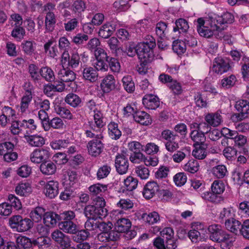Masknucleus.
Wrapping results in <instances>:
<instances>
[{"label": "nucleus", "mask_w": 249, "mask_h": 249, "mask_svg": "<svg viewBox=\"0 0 249 249\" xmlns=\"http://www.w3.org/2000/svg\"><path fill=\"white\" fill-rule=\"evenodd\" d=\"M156 45L155 39L149 36L145 42L137 44V56L141 63L146 65L152 61L154 57L153 49Z\"/></svg>", "instance_id": "1"}, {"label": "nucleus", "mask_w": 249, "mask_h": 249, "mask_svg": "<svg viewBox=\"0 0 249 249\" xmlns=\"http://www.w3.org/2000/svg\"><path fill=\"white\" fill-rule=\"evenodd\" d=\"M210 239L217 243H222L228 241L231 236L223 231L220 225L212 224L208 227Z\"/></svg>", "instance_id": "2"}, {"label": "nucleus", "mask_w": 249, "mask_h": 249, "mask_svg": "<svg viewBox=\"0 0 249 249\" xmlns=\"http://www.w3.org/2000/svg\"><path fill=\"white\" fill-rule=\"evenodd\" d=\"M197 32L200 36L206 38L214 36L217 39H221L224 36L223 30L216 23L199 27Z\"/></svg>", "instance_id": "3"}, {"label": "nucleus", "mask_w": 249, "mask_h": 249, "mask_svg": "<svg viewBox=\"0 0 249 249\" xmlns=\"http://www.w3.org/2000/svg\"><path fill=\"white\" fill-rule=\"evenodd\" d=\"M61 62L62 65H66L72 69L78 68L82 64L80 57L77 52H75L70 55L68 51L64 52L61 55Z\"/></svg>", "instance_id": "4"}, {"label": "nucleus", "mask_w": 249, "mask_h": 249, "mask_svg": "<svg viewBox=\"0 0 249 249\" xmlns=\"http://www.w3.org/2000/svg\"><path fill=\"white\" fill-rule=\"evenodd\" d=\"M116 170L120 175H124L127 172L129 163L126 152L123 151L121 154H118L115 160Z\"/></svg>", "instance_id": "5"}, {"label": "nucleus", "mask_w": 249, "mask_h": 249, "mask_svg": "<svg viewBox=\"0 0 249 249\" xmlns=\"http://www.w3.org/2000/svg\"><path fill=\"white\" fill-rule=\"evenodd\" d=\"M84 213L88 218L96 219L98 218H102L107 215V209H98L93 205L86 206L84 209Z\"/></svg>", "instance_id": "6"}, {"label": "nucleus", "mask_w": 249, "mask_h": 249, "mask_svg": "<svg viewBox=\"0 0 249 249\" xmlns=\"http://www.w3.org/2000/svg\"><path fill=\"white\" fill-rule=\"evenodd\" d=\"M50 156L48 150L44 148H37L30 154V160L32 162L40 163L48 160Z\"/></svg>", "instance_id": "7"}, {"label": "nucleus", "mask_w": 249, "mask_h": 249, "mask_svg": "<svg viewBox=\"0 0 249 249\" xmlns=\"http://www.w3.org/2000/svg\"><path fill=\"white\" fill-rule=\"evenodd\" d=\"M44 193L50 199L55 198L59 193V183L53 180L47 181L44 185Z\"/></svg>", "instance_id": "8"}, {"label": "nucleus", "mask_w": 249, "mask_h": 249, "mask_svg": "<svg viewBox=\"0 0 249 249\" xmlns=\"http://www.w3.org/2000/svg\"><path fill=\"white\" fill-rule=\"evenodd\" d=\"M102 139H93L89 142L87 148L89 154L93 157L99 156L104 148V144L101 141Z\"/></svg>", "instance_id": "9"}, {"label": "nucleus", "mask_w": 249, "mask_h": 249, "mask_svg": "<svg viewBox=\"0 0 249 249\" xmlns=\"http://www.w3.org/2000/svg\"><path fill=\"white\" fill-rule=\"evenodd\" d=\"M94 113V121L89 122V126L93 131L96 132H100L106 124V123L103 121V115L100 110L95 111Z\"/></svg>", "instance_id": "10"}, {"label": "nucleus", "mask_w": 249, "mask_h": 249, "mask_svg": "<svg viewBox=\"0 0 249 249\" xmlns=\"http://www.w3.org/2000/svg\"><path fill=\"white\" fill-rule=\"evenodd\" d=\"M160 191V186L157 182L151 181L148 182L144 186L142 195L143 197L149 199L152 198L156 194H158Z\"/></svg>", "instance_id": "11"}, {"label": "nucleus", "mask_w": 249, "mask_h": 249, "mask_svg": "<svg viewBox=\"0 0 249 249\" xmlns=\"http://www.w3.org/2000/svg\"><path fill=\"white\" fill-rule=\"evenodd\" d=\"M231 67L228 61L220 57L215 58L213 65V71L217 73L221 74L229 71Z\"/></svg>", "instance_id": "12"}, {"label": "nucleus", "mask_w": 249, "mask_h": 249, "mask_svg": "<svg viewBox=\"0 0 249 249\" xmlns=\"http://www.w3.org/2000/svg\"><path fill=\"white\" fill-rule=\"evenodd\" d=\"M235 108L239 113L237 117L239 120H243L248 117L249 113V102L245 100H241L236 102Z\"/></svg>", "instance_id": "13"}, {"label": "nucleus", "mask_w": 249, "mask_h": 249, "mask_svg": "<svg viewBox=\"0 0 249 249\" xmlns=\"http://www.w3.org/2000/svg\"><path fill=\"white\" fill-rule=\"evenodd\" d=\"M117 24L113 21L108 22L102 25L100 29L99 36L104 38L110 37L115 31Z\"/></svg>", "instance_id": "14"}, {"label": "nucleus", "mask_w": 249, "mask_h": 249, "mask_svg": "<svg viewBox=\"0 0 249 249\" xmlns=\"http://www.w3.org/2000/svg\"><path fill=\"white\" fill-rule=\"evenodd\" d=\"M142 104L149 109H155L160 106L159 98L153 94H146L142 98Z\"/></svg>", "instance_id": "15"}, {"label": "nucleus", "mask_w": 249, "mask_h": 249, "mask_svg": "<svg viewBox=\"0 0 249 249\" xmlns=\"http://www.w3.org/2000/svg\"><path fill=\"white\" fill-rule=\"evenodd\" d=\"M75 73L70 69L63 68L58 72V78L64 83L71 82L76 79Z\"/></svg>", "instance_id": "16"}, {"label": "nucleus", "mask_w": 249, "mask_h": 249, "mask_svg": "<svg viewBox=\"0 0 249 249\" xmlns=\"http://www.w3.org/2000/svg\"><path fill=\"white\" fill-rule=\"evenodd\" d=\"M82 76L85 80L93 83L97 80L98 73L94 68L86 66L83 70Z\"/></svg>", "instance_id": "17"}, {"label": "nucleus", "mask_w": 249, "mask_h": 249, "mask_svg": "<svg viewBox=\"0 0 249 249\" xmlns=\"http://www.w3.org/2000/svg\"><path fill=\"white\" fill-rule=\"evenodd\" d=\"M101 88L104 93H109L115 89V80L111 74L107 75L101 83Z\"/></svg>", "instance_id": "18"}, {"label": "nucleus", "mask_w": 249, "mask_h": 249, "mask_svg": "<svg viewBox=\"0 0 249 249\" xmlns=\"http://www.w3.org/2000/svg\"><path fill=\"white\" fill-rule=\"evenodd\" d=\"M46 209L42 207L37 206L33 209L29 213L30 219L33 222L39 223L43 220L45 214Z\"/></svg>", "instance_id": "19"}, {"label": "nucleus", "mask_w": 249, "mask_h": 249, "mask_svg": "<svg viewBox=\"0 0 249 249\" xmlns=\"http://www.w3.org/2000/svg\"><path fill=\"white\" fill-rule=\"evenodd\" d=\"M138 180L132 176H128L124 179V187L120 189V192L125 193L126 191L131 192L138 186Z\"/></svg>", "instance_id": "20"}, {"label": "nucleus", "mask_w": 249, "mask_h": 249, "mask_svg": "<svg viewBox=\"0 0 249 249\" xmlns=\"http://www.w3.org/2000/svg\"><path fill=\"white\" fill-rule=\"evenodd\" d=\"M204 119L210 125L213 127L219 125L222 122V117L221 115V112L218 111L207 114L205 115Z\"/></svg>", "instance_id": "21"}, {"label": "nucleus", "mask_w": 249, "mask_h": 249, "mask_svg": "<svg viewBox=\"0 0 249 249\" xmlns=\"http://www.w3.org/2000/svg\"><path fill=\"white\" fill-rule=\"evenodd\" d=\"M134 120L143 125H148L152 123V119L149 114L143 111H137L134 114Z\"/></svg>", "instance_id": "22"}, {"label": "nucleus", "mask_w": 249, "mask_h": 249, "mask_svg": "<svg viewBox=\"0 0 249 249\" xmlns=\"http://www.w3.org/2000/svg\"><path fill=\"white\" fill-rule=\"evenodd\" d=\"M225 226L227 230L235 235H237L239 232L240 233L242 223L233 218L232 219L226 221Z\"/></svg>", "instance_id": "23"}, {"label": "nucleus", "mask_w": 249, "mask_h": 249, "mask_svg": "<svg viewBox=\"0 0 249 249\" xmlns=\"http://www.w3.org/2000/svg\"><path fill=\"white\" fill-rule=\"evenodd\" d=\"M60 221L59 214L53 212H46L43 218L44 224L49 226L51 228L55 226L57 223Z\"/></svg>", "instance_id": "24"}, {"label": "nucleus", "mask_w": 249, "mask_h": 249, "mask_svg": "<svg viewBox=\"0 0 249 249\" xmlns=\"http://www.w3.org/2000/svg\"><path fill=\"white\" fill-rule=\"evenodd\" d=\"M213 21L217 25L226 23L231 24L234 21V18L232 14L229 12L224 13L221 16L213 15Z\"/></svg>", "instance_id": "25"}, {"label": "nucleus", "mask_w": 249, "mask_h": 249, "mask_svg": "<svg viewBox=\"0 0 249 249\" xmlns=\"http://www.w3.org/2000/svg\"><path fill=\"white\" fill-rule=\"evenodd\" d=\"M60 229L69 234H75L78 231L77 225L72 221H63L59 222Z\"/></svg>", "instance_id": "26"}, {"label": "nucleus", "mask_w": 249, "mask_h": 249, "mask_svg": "<svg viewBox=\"0 0 249 249\" xmlns=\"http://www.w3.org/2000/svg\"><path fill=\"white\" fill-rule=\"evenodd\" d=\"M131 222L128 218H119L115 224V229L120 233L125 232L129 230L131 227Z\"/></svg>", "instance_id": "27"}, {"label": "nucleus", "mask_w": 249, "mask_h": 249, "mask_svg": "<svg viewBox=\"0 0 249 249\" xmlns=\"http://www.w3.org/2000/svg\"><path fill=\"white\" fill-rule=\"evenodd\" d=\"M40 170L42 173L45 175H52L56 171L55 164L51 161L45 160L40 165Z\"/></svg>", "instance_id": "28"}, {"label": "nucleus", "mask_w": 249, "mask_h": 249, "mask_svg": "<svg viewBox=\"0 0 249 249\" xmlns=\"http://www.w3.org/2000/svg\"><path fill=\"white\" fill-rule=\"evenodd\" d=\"M195 148L192 152L193 156L198 160H203L206 158L207 155V144H202L194 145Z\"/></svg>", "instance_id": "29"}, {"label": "nucleus", "mask_w": 249, "mask_h": 249, "mask_svg": "<svg viewBox=\"0 0 249 249\" xmlns=\"http://www.w3.org/2000/svg\"><path fill=\"white\" fill-rule=\"evenodd\" d=\"M17 248L19 249H30L33 246V240L26 236H18L16 239Z\"/></svg>", "instance_id": "30"}, {"label": "nucleus", "mask_w": 249, "mask_h": 249, "mask_svg": "<svg viewBox=\"0 0 249 249\" xmlns=\"http://www.w3.org/2000/svg\"><path fill=\"white\" fill-rule=\"evenodd\" d=\"M29 144L32 146L39 147L45 143L44 138L39 135H30L25 137Z\"/></svg>", "instance_id": "31"}, {"label": "nucleus", "mask_w": 249, "mask_h": 249, "mask_svg": "<svg viewBox=\"0 0 249 249\" xmlns=\"http://www.w3.org/2000/svg\"><path fill=\"white\" fill-rule=\"evenodd\" d=\"M142 219L149 225L157 223L160 220V215L156 212H152L149 214L143 213L142 214Z\"/></svg>", "instance_id": "32"}, {"label": "nucleus", "mask_w": 249, "mask_h": 249, "mask_svg": "<svg viewBox=\"0 0 249 249\" xmlns=\"http://www.w3.org/2000/svg\"><path fill=\"white\" fill-rule=\"evenodd\" d=\"M55 113L63 118L68 120H71L73 115L70 110L61 105H56L54 106Z\"/></svg>", "instance_id": "33"}, {"label": "nucleus", "mask_w": 249, "mask_h": 249, "mask_svg": "<svg viewBox=\"0 0 249 249\" xmlns=\"http://www.w3.org/2000/svg\"><path fill=\"white\" fill-rule=\"evenodd\" d=\"M191 140L194 142V145L205 144L206 137L198 131H191L190 134Z\"/></svg>", "instance_id": "34"}, {"label": "nucleus", "mask_w": 249, "mask_h": 249, "mask_svg": "<svg viewBox=\"0 0 249 249\" xmlns=\"http://www.w3.org/2000/svg\"><path fill=\"white\" fill-rule=\"evenodd\" d=\"M39 72L41 76L48 82H52L55 79L54 72L49 67H42L39 70Z\"/></svg>", "instance_id": "35"}, {"label": "nucleus", "mask_w": 249, "mask_h": 249, "mask_svg": "<svg viewBox=\"0 0 249 249\" xmlns=\"http://www.w3.org/2000/svg\"><path fill=\"white\" fill-rule=\"evenodd\" d=\"M108 130L109 136L112 139L118 140L122 135V132L118 128V124L114 122H111L108 124Z\"/></svg>", "instance_id": "36"}, {"label": "nucleus", "mask_w": 249, "mask_h": 249, "mask_svg": "<svg viewBox=\"0 0 249 249\" xmlns=\"http://www.w3.org/2000/svg\"><path fill=\"white\" fill-rule=\"evenodd\" d=\"M53 41L52 39L49 40L44 45V52L47 53L52 58H54L57 55L58 50L56 46H52Z\"/></svg>", "instance_id": "37"}, {"label": "nucleus", "mask_w": 249, "mask_h": 249, "mask_svg": "<svg viewBox=\"0 0 249 249\" xmlns=\"http://www.w3.org/2000/svg\"><path fill=\"white\" fill-rule=\"evenodd\" d=\"M55 23L56 19L54 13L52 12H48L46 14L45 20L46 30L48 32L53 31L54 29Z\"/></svg>", "instance_id": "38"}, {"label": "nucleus", "mask_w": 249, "mask_h": 249, "mask_svg": "<svg viewBox=\"0 0 249 249\" xmlns=\"http://www.w3.org/2000/svg\"><path fill=\"white\" fill-rule=\"evenodd\" d=\"M51 245V240L47 236H42L33 240L34 247L37 246L38 249H44L49 247Z\"/></svg>", "instance_id": "39"}, {"label": "nucleus", "mask_w": 249, "mask_h": 249, "mask_svg": "<svg viewBox=\"0 0 249 249\" xmlns=\"http://www.w3.org/2000/svg\"><path fill=\"white\" fill-rule=\"evenodd\" d=\"M65 102L73 107H77L80 106L81 99L76 94L74 93L68 94L65 99Z\"/></svg>", "instance_id": "40"}, {"label": "nucleus", "mask_w": 249, "mask_h": 249, "mask_svg": "<svg viewBox=\"0 0 249 249\" xmlns=\"http://www.w3.org/2000/svg\"><path fill=\"white\" fill-rule=\"evenodd\" d=\"M175 24L176 26L173 29L174 32L179 31L180 33H186L189 27L187 20L182 18L177 19L175 22Z\"/></svg>", "instance_id": "41"}, {"label": "nucleus", "mask_w": 249, "mask_h": 249, "mask_svg": "<svg viewBox=\"0 0 249 249\" xmlns=\"http://www.w3.org/2000/svg\"><path fill=\"white\" fill-rule=\"evenodd\" d=\"M36 43L32 41L26 40L23 41L21 45L22 51L28 55H32L36 50Z\"/></svg>", "instance_id": "42"}, {"label": "nucleus", "mask_w": 249, "mask_h": 249, "mask_svg": "<svg viewBox=\"0 0 249 249\" xmlns=\"http://www.w3.org/2000/svg\"><path fill=\"white\" fill-rule=\"evenodd\" d=\"M16 193L20 196H26L32 191L31 188L28 183H21L18 184L15 189Z\"/></svg>", "instance_id": "43"}, {"label": "nucleus", "mask_w": 249, "mask_h": 249, "mask_svg": "<svg viewBox=\"0 0 249 249\" xmlns=\"http://www.w3.org/2000/svg\"><path fill=\"white\" fill-rule=\"evenodd\" d=\"M201 197L205 200L210 202L218 203L222 201V197L219 195L213 192H205L201 193Z\"/></svg>", "instance_id": "44"}, {"label": "nucleus", "mask_w": 249, "mask_h": 249, "mask_svg": "<svg viewBox=\"0 0 249 249\" xmlns=\"http://www.w3.org/2000/svg\"><path fill=\"white\" fill-rule=\"evenodd\" d=\"M123 85L125 90L128 93H132L135 91V84L131 76H124L122 79Z\"/></svg>", "instance_id": "45"}, {"label": "nucleus", "mask_w": 249, "mask_h": 249, "mask_svg": "<svg viewBox=\"0 0 249 249\" xmlns=\"http://www.w3.org/2000/svg\"><path fill=\"white\" fill-rule=\"evenodd\" d=\"M86 8V3L82 0L74 1L71 6V10L75 14L79 15L84 12Z\"/></svg>", "instance_id": "46"}, {"label": "nucleus", "mask_w": 249, "mask_h": 249, "mask_svg": "<svg viewBox=\"0 0 249 249\" xmlns=\"http://www.w3.org/2000/svg\"><path fill=\"white\" fill-rule=\"evenodd\" d=\"M32 94L30 90L26 91L25 95H24L21 101L20 110L21 112H24L28 108L29 105L32 99Z\"/></svg>", "instance_id": "47"}, {"label": "nucleus", "mask_w": 249, "mask_h": 249, "mask_svg": "<svg viewBox=\"0 0 249 249\" xmlns=\"http://www.w3.org/2000/svg\"><path fill=\"white\" fill-rule=\"evenodd\" d=\"M71 144L70 141L67 140H57L51 143V147L55 150L62 149L68 147Z\"/></svg>", "instance_id": "48"}, {"label": "nucleus", "mask_w": 249, "mask_h": 249, "mask_svg": "<svg viewBox=\"0 0 249 249\" xmlns=\"http://www.w3.org/2000/svg\"><path fill=\"white\" fill-rule=\"evenodd\" d=\"M199 165L198 161L195 160H189L183 167L185 171L194 174L199 169Z\"/></svg>", "instance_id": "49"}, {"label": "nucleus", "mask_w": 249, "mask_h": 249, "mask_svg": "<svg viewBox=\"0 0 249 249\" xmlns=\"http://www.w3.org/2000/svg\"><path fill=\"white\" fill-rule=\"evenodd\" d=\"M167 24L164 22L160 21L156 24L155 32L158 37L163 38L165 37L167 32Z\"/></svg>", "instance_id": "50"}, {"label": "nucleus", "mask_w": 249, "mask_h": 249, "mask_svg": "<svg viewBox=\"0 0 249 249\" xmlns=\"http://www.w3.org/2000/svg\"><path fill=\"white\" fill-rule=\"evenodd\" d=\"M234 215L233 209L231 207L224 208L220 212L219 218L225 220V221L229 219H232Z\"/></svg>", "instance_id": "51"}, {"label": "nucleus", "mask_w": 249, "mask_h": 249, "mask_svg": "<svg viewBox=\"0 0 249 249\" xmlns=\"http://www.w3.org/2000/svg\"><path fill=\"white\" fill-rule=\"evenodd\" d=\"M109 67L113 72L118 73L121 70V65L118 60L114 57H110L107 62Z\"/></svg>", "instance_id": "52"}, {"label": "nucleus", "mask_w": 249, "mask_h": 249, "mask_svg": "<svg viewBox=\"0 0 249 249\" xmlns=\"http://www.w3.org/2000/svg\"><path fill=\"white\" fill-rule=\"evenodd\" d=\"M172 49L174 52L180 54L185 52L186 46L183 41L176 40L173 42Z\"/></svg>", "instance_id": "53"}, {"label": "nucleus", "mask_w": 249, "mask_h": 249, "mask_svg": "<svg viewBox=\"0 0 249 249\" xmlns=\"http://www.w3.org/2000/svg\"><path fill=\"white\" fill-rule=\"evenodd\" d=\"M212 171L214 176L218 178H223L227 173V168L223 165H219L214 167Z\"/></svg>", "instance_id": "54"}, {"label": "nucleus", "mask_w": 249, "mask_h": 249, "mask_svg": "<svg viewBox=\"0 0 249 249\" xmlns=\"http://www.w3.org/2000/svg\"><path fill=\"white\" fill-rule=\"evenodd\" d=\"M72 236V240L77 243L80 242L81 241H84L87 239V238L90 235V233L87 230H83L78 231L76 233L74 234Z\"/></svg>", "instance_id": "55"}, {"label": "nucleus", "mask_w": 249, "mask_h": 249, "mask_svg": "<svg viewBox=\"0 0 249 249\" xmlns=\"http://www.w3.org/2000/svg\"><path fill=\"white\" fill-rule=\"evenodd\" d=\"M107 185L97 183L90 186L89 191L93 195L96 196L101 193L105 192L107 190Z\"/></svg>", "instance_id": "56"}, {"label": "nucleus", "mask_w": 249, "mask_h": 249, "mask_svg": "<svg viewBox=\"0 0 249 249\" xmlns=\"http://www.w3.org/2000/svg\"><path fill=\"white\" fill-rule=\"evenodd\" d=\"M22 216L19 215L12 216L9 218V224L11 228L16 229L19 232V226L21 225Z\"/></svg>", "instance_id": "57"}, {"label": "nucleus", "mask_w": 249, "mask_h": 249, "mask_svg": "<svg viewBox=\"0 0 249 249\" xmlns=\"http://www.w3.org/2000/svg\"><path fill=\"white\" fill-rule=\"evenodd\" d=\"M135 173L137 176L142 179H146L149 176V170L148 169L142 165H139L136 167Z\"/></svg>", "instance_id": "58"}, {"label": "nucleus", "mask_w": 249, "mask_h": 249, "mask_svg": "<svg viewBox=\"0 0 249 249\" xmlns=\"http://www.w3.org/2000/svg\"><path fill=\"white\" fill-rule=\"evenodd\" d=\"M243 172L244 168L242 166H238L234 169L232 178L235 182L239 183L243 180Z\"/></svg>", "instance_id": "59"}, {"label": "nucleus", "mask_w": 249, "mask_h": 249, "mask_svg": "<svg viewBox=\"0 0 249 249\" xmlns=\"http://www.w3.org/2000/svg\"><path fill=\"white\" fill-rule=\"evenodd\" d=\"M111 167L106 164L100 167L97 171V177L99 179H102L106 178L111 171Z\"/></svg>", "instance_id": "60"}, {"label": "nucleus", "mask_w": 249, "mask_h": 249, "mask_svg": "<svg viewBox=\"0 0 249 249\" xmlns=\"http://www.w3.org/2000/svg\"><path fill=\"white\" fill-rule=\"evenodd\" d=\"M39 69L37 66L32 64L29 66L28 71L32 80L35 82L38 81L40 80V76L38 73Z\"/></svg>", "instance_id": "61"}, {"label": "nucleus", "mask_w": 249, "mask_h": 249, "mask_svg": "<svg viewBox=\"0 0 249 249\" xmlns=\"http://www.w3.org/2000/svg\"><path fill=\"white\" fill-rule=\"evenodd\" d=\"M11 36L15 38L22 39L25 36V30L22 26L14 27Z\"/></svg>", "instance_id": "62"}, {"label": "nucleus", "mask_w": 249, "mask_h": 249, "mask_svg": "<svg viewBox=\"0 0 249 249\" xmlns=\"http://www.w3.org/2000/svg\"><path fill=\"white\" fill-rule=\"evenodd\" d=\"M21 225L19 226V232H24L31 229L34 226L33 221L28 218L21 219Z\"/></svg>", "instance_id": "63"}, {"label": "nucleus", "mask_w": 249, "mask_h": 249, "mask_svg": "<svg viewBox=\"0 0 249 249\" xmlns=\"http://www.w3.org/2000/svg\"><path fill=\"white\" fill-rule=\"evenodd\" d=\"M242 74L245 79L249 77V58L243 57L241 62Z\"/></svg>", "instance_id": "64"}]
</instances>
